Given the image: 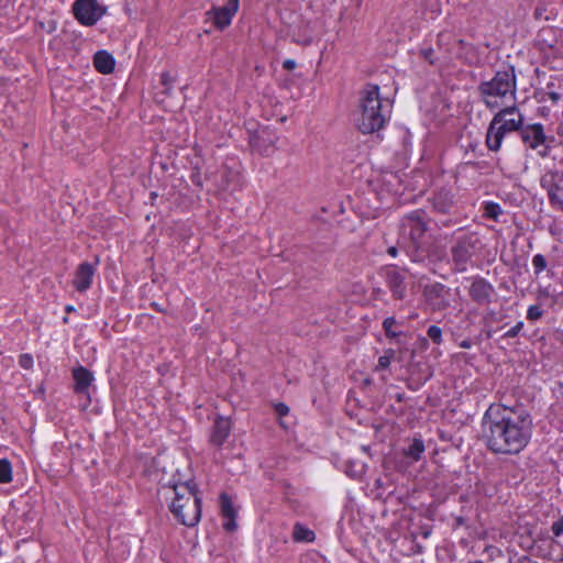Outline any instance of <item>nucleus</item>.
Instances as JSON below:
<instances>
[{"instance_id":"f257e3e1","label":"nucleus","mask_w":563,"mask_h":563,"mask_svg":"<svg viewBox=\"0 0 563 563\" xmlns=\"http://www.w3.org/2000/svg\"><path fill=\"white\" fill-rule=\"evenodd\" d=\"M481 428L488 451L500 455H517L529 444L533 422L523 405L492 404L483 415Z\"/></svg>"},{"instance_id":"f03ea898","label":"nucleus","mask_w":563,"mask_h":563,"mask_svg":"<svg viewBox=\"0 0 563 563\" xmlns=\"http://www.w3.org/2000/svg\"><path fill=\"white\" fill-rule=\"evenodd\" d=\"M376 84H367L360 93L357 129L363 134H372L385 128L390 119L393 102L383 99Z\"/></svg>"},{"instance_id":"7ed1b4c3","label":"nucleus","mask_w":563,"mask_h":563,"mask_svg":"<svg viewBox=\"0 0 563 563\" xmlns=\"http://www.w3.org/2000/svg\"><path fill=\"white\" fill-rule=\"evenodd\" d=\"M477 93L483 104L490 111L507 106L511 100L516 103L517 77L512 66L497 70L488 80H483L477 86Z\"/></svg>"},{"instance_id":"20e7f679","label":"nucleus","mask_w":563,"mask_h":563,"mask_svg":"<svg viewBox=\"0 0 563 563\" xmlns=\"http://www.w3.org/2000/svg\"><path fill=\"white\" fill-rule=\"evenodd\" d=\"M172 488L174 498L169 505L170 512L180 525L189 528L197 526L201 518V496L195 481L174 483Z\"/></svg>"},{"instance_id":"39448f33","label":"nucleus","mask_w":563,"mask_h":563,"mask_svg":"<svg viewBox=\"0 0 563 563\" xmlns=\"http://www.w3.org/2000/svg\"><path fill=\"white\" fill-rule=\"evenodd\" d=\"M525 117L517 103L505 106L494 114L485 135V145L489 152L497 153L503 146L504 139L512 132L520 135Z\"/></svg>"},{"instance_id":"423d86ee","label":"nucleus","mask_w":563,"mask_h":563,"mask_svg":"<svg viewBox=\"0 0 563 563\" xmlns=\"http://www.w3.org/2000/svg\"><path fill=\"white\" fill-rule=\"evenodd\" d=\"M479 238L475 232H466L454 238L450 253L452 260V269L456 273L467 271L472 257L478 250Z\"/></svg>"},{"instance_id":"0eeeda50","label":"nucleus","mask_w":563,"mask_h":563,"mask_svg":"<svg viewBox=\"0 0 563 563\" xmlns=\"http://www.w3.org/2000/svg\"><path fill=\"white\" fill-rule=\"evenodd\" d=\"M521 142L529 150L536 151L542 157H550L556 143L553 135L545 134L542 123H523L519 135Z\"/></svg>"},{"instance_id":"6e6552de","label":"nucleus","mask_w":563,"mask_h":563,"mask_svg":"<svg viewBox=\"0 0 563 563\" xmlns=\"http://www.w3.org/2000/svg\"><path fill=\"white\" fill-rule=\"evenodd\" d=\"M428 201L430 203L431 211L439 217L438 219H434L438 229L450 228L456 223L452 217L454 214L456 202L454 194L450 189L441 188L437 190Z\"/></svg>"},{"instance_id":"1a4fd4ad","label":"nucleus","mask_w":563,"mask_h":563,"mask_svg":"<svg viewBox=\"0 0 563 563\" xmlns=\"http://www.w3.org/2000/svg\"><path fill=\"white\" fill-rule=\"evenodd\" d=\"M422 296L427 307L432 312H440L451 307L453 295L450 287L442 283L433 282L424 285Z\"/></svg>"},{"instance_id":"9d476101","label":"nucleus","mask_w":563,"mask_h":563,"mask_svg":"<svg viewBox=\"0 0 563 563\" xmlns=\"http://www.w3.org/2000/svg\"><path fill=\"white\" fill-rule=\"evenodd\" d=\"M71 11L81 25L92 26L106 14L107 8L97 0H76Z\"/></svg>"},{"instance_id":"9b49d317","label":"nucleus","mask_w":563,"mask_h":563,"mask_svg":"<svg viewBox=\"0 0 563 563\" xmlns=\"http://www.w3.org/2000/svg\"><path fill=\"white\" fill-rule=\"evenodd\" d=\"M540 185L547 190L550 203L553 207L563 209V170H547L541 176Z\"/></svg>"},{"instance_id":"f8f14e48","label":"nucleus","mask_w":563,"mask_h":563,"mask_svg":"<svg viewBox=\"0 0 563 563\" xmlns=\"http://www.w3.org/2000/svg\"><path fill=\"white\" fill-rule=\"evenodd\" d=\"M401 227L408 234L410 242L421 241L428 230L427 213L422 209L413 210L401 219Z\"/></svg>"},{"instance_id":"ddd939ff","label":"nucleus","mask_w":563,"mask_h":563,"mask_svg":"<svg viewBox=\"0 0 563 563\" xmlns=\"http://www.w3.org/2000/svg\"><path fill=\"white\" fill-rule=\"evenodd\" d=\"M239 5L240 0H228L224 5H212L206 14L212 20L213 25L222 31L231 24L233 16L239 10Z\"/></svg>"},{"instance_id":"4468645a","label":"nucleus","mask_w":563,"mask_h":563,"mask_svg":"<svg viewBox=\"0 0 563 563\" xmlns=\"http://www.w3.org/2000/svg\"><path fill=\"white\" fill-rule=\"evenodd\" d=\"M496 295L494 286L484 277L476 276L472 279L468 296L478 306H488Z\"/></svg>"},{"instance_id":"2eb2a0df","label":"nucleus","mask_w":563,"mask_h":563,"mask_svg":"<svg viewBox=\"0 0 563 563\" xmlns=\"http://www.w3.org/2000/svg\"><path fill=\"white\" fill-rule=\"evenodd\" d=\"M231 430V421L228 418L221 416L216 418L210 431L209 443L217 450H221L230 437Z\"/></svg>"},{"instance_id":"dca6fc26","label":"nucleus","mask_w":563,"mask_h":563,"mask_svg":"<svg viewBox=\"0 0 563 563\" xmlns=\"http://www.w3.org/2000/svg\"><path fill=\"white\" fill-rule=\"evenodd\" d=\"M95 273H96L95 265H92L88 262H84V263L79 264V266L77 267V269L75 272V277L73 280V285H74L75 289L78 292L87 291L91 287Z\"/></svg>"},{"instance_id":"f3484780","label":"nucleus","mask_w":563,"mask_h":563,"mask_svg":"<svg viewBox=\"0 0 563 563\" xmlns=\"http://www.w3.org/2000/svg\"><path fill=\"white\" fill-rule=\"evenodd\" d=\"M73 378L75 382L74 391L78 395L89 396V387L95 379L93 374L86 367L79 365L73 368Z\"/></svg>"},{"instance_id":"a211bd4d","label":"nucleus","mask_w":563,"mask_h":563,"mask_svg":"<svg viewBox=\"0 0 563 563\" xmlns=\"http://www.w3.org/2000/svg\"><path fill=\"white\" fill-rule=\"evenodd\" d=\"M220 507H221V515L224 519L223 521V529L228 532H233L238 528V523L235 521L236 518V510L232 504L231 498L227 494L220 495Z\"/></svg>"},{"instance_id":"6ab92c4d","label":"nucleus","mask_w":563,"mask_h":563,"mask_svg":"<svg viewBox=\"0 0 563 563\" xmlns=\"http://www.w3.org/2000/svg\"><path fill=\"white\" fill-rule=\"evenodd\" d=\"M386 284L395 299H402L406 295L405 277L395 268H389L385 274Z\"/></svg>"},{"instance_id":"aec40b11","label":"nucleus","mask_w":563,"mask_h":563,"mask_svg":"<svg viewBox=\"0 0 563 563\" xmlns=\"http://www.w3.org/2000/svg\"><path fill=\"white\" fill-rule=\"evenodd\" d=\"M93 66L100 74L108 75L113 71L115 60L107 51H98L93 56Z\"/></svg>"},{"instance_id":"412c9836","label":"nucleus","mask_w":563,"mask_h":563,"mask_svg":"<svg viewBox=\"0 0 563 563\" xmlns=\"http://www.w3.org/2000/svg\"><path fill=\"white\" fill-rule=\"evenodd\" d=\"M264 134L265 133L263 132L262 135L253 136L251 139V146L256 148L263 155H269L271 152L274 151V141L269 134H267V137H265Z\"/></svg>"},{"instance_id":"4be33fe9","label":"nucleus","mask_w":563,"mask_h":563,"mask_svg":"<svg viewBox=\"0 0 563 563\" xmlns=\"http://www.w3.org/2000/svg\"><path fill=\"white\" fill-rule=\"evenodd\" d=\"M424 452V443L421 439L415 438L407 448L404 449L402 453L406 457L412 462H418Z\"/></svg>"},{"instance_id":"5701e85b","label":"nucleus","mask_w":563,"mask_h":563,"mask_svg":"<svg viewBox=\"0 0 563 563\" xmlns=\"http://www.w3.org/2000/svg\"><path fill=\"white\" fill-rule=\"evenodd\" d=\"M408 254L411 261L416 263H423L428 257L427 247L422 244L421 241L410 242Z\"/></svg>"},{"instance_id":"b1692460","label":"nucleus","mask_w":563,"mask_h":563,"mask_svg":"<svg viewBox=\"0 0 563 563\" xmlns=\"http://www.w3.org/2000/svg\"><path fill=\"white\" fill-rule=\"evenodd\" d=\"M421 346L427 347L429 340L434 344L440 345L443 342L442 329L435 324H432L427 330V338L422 336L419 339Z\"/></svg>"},{"instance_id":"393cba45","label":"nucleus","mask_w":563,"mask_h":563,"mask_svg":"<svg viewBox=\"0 0 563 563\" xmlns=\"http://www.w3.org/2000/svg\"><path fill=\"white\" fill-rule=\"evenodd\" d=\"M292 538L298 542H312L314 540V532L301 523L294 526Z\"/></svg>"},{"instance_id":"a878e982","label":"nucleus","mask_w":563,"mask_h":563,"mask_svg":"<svg viewBox=\"0 0 563 563\" xmlns=\"http://www.w3.org/2000/svg\"><path fill=\"white\" fill-rule=\"evenodd\" d=\"M484 217L498 221L499 216L503 213V209L499 203L494 201L484 202Z\"/></svg>"},{"instance_id":"bb28decb","label":"nucleus","mask_w":563,"mask_h":563,"mask_svg":"<svg viewBox=\"0 0 563 563\" xmlns=\"http://www.w3.org/2000/svg\"><path fill=\"white\" fill-rule=\"evenodd\" d=\"M12 464L7 459H0V484H9L12 482Z\"/></svg>"},{"instance_id":"cd10ccee","label":"nucleus","mask_w":563,"mask_h":563,"mask_svg":"<svg viewBox=\"0 0 563 563\" xmlns=\"http://www.w3.org/2000/svg\"><path fill=\"white\" fill-rule=\"evenodd\" d=\"M397 324V321L394 317H388L383 321V329L387 338H398L402 334L401 331H395L394 327Z\"/></svg>"},{"instance_id":"c85d7f7f","label":"nucleus","mask_w":563,"mask_h":563,"mask_svg":"<svg viewBox=\"0 0 563 563\" xmlns=\"http://www.w3.org/2000/svg\"><path fill=\"white\" fill-rule=\"evenodd\" d=\"M422 7L424 9V12L430 13V19H434L441 12L439 0H423Z\"/></svg>"},{"instance_id":"c756f323","label":"nucleus","mask_w":563,"mask_h":563,"mask_svg":"<svg viewBox=\"0 0 563 563\" xmlns=\"http://www.w3.org/2000/svg\"><path fill=\"white\" fill-rule=\"evenodd\" d=\"M534 274L540 275L548 266L547 260L542 254H536L532 258Z\"/></svg>"},{"instance_id":"7c9ffc66","label":"nucleus","mask_w":563,"mask_h":563,"mask_svg":"<svg viewBox=\"0 0 563 563\" xmlns=\"http://www.w3.org/2000/svg\"><path fill=\"white\" fill-rule=\"evenodd\" d=\"M543 316V311L540 306L532 305L527 310V319L530 321H537L541 319Z\"/></svg>"},{"instance_id":"2f4dec72","label":"nucleus","mask_w":563,"mask_h":563,"mask_svg":"<svg viewBox=\"0 0 563 563\" xmlns=\"http://www.w3.org/2000/svg\"><path fill=\"white\" fill-rule=\"evenodd\" d=\"M161 84L164 86V92L169 95L173 88L174 78L169 75V73L164 71L161 75Z\"/></svg>"},{"instance_id":"473e14b6","label":"nucleus","mask_w":563,"mask_h":563,"mask_svg":"<svg viewBox=\"0 0 563 563\" xmlns=\"http://www.w3.org/2000/svg\"><path fill=\"white\" fill-rule=\"evenodd\" d=\"M523 322L518 321L514 327H511L508 331H506L503 335L504 339H512L519 335V333L523 329Z\"/></svg>"},{"instance_id":"72a5a7b5","label":"nucleus","mask_w":563,"mask_h":563,"mask_svg":"<svg viewBox=\"0 0 563 563\" xmlns=\"http://www.w3.org/2000/svg\"><path fill=\"white\" fill-rule=\"evenodd\" d=\"M33 356L29 353L21 354L19 356V365L24 369H31L33 367Z\"/></svg>"},{"instance_id":"f704fd0d","label":"nucleus","mask_w":563,"mask_h":563,"mask_svg":"<svg viewBox=\"0 0 563 563\" xmlns=\"http://www.w3.org/2000/svg\"><path fill=\"white\" fill-rule=\"evenodd\" d=\"M274 412L279 418L286 417L289 413V407L285 402L273 404Z\"/></svg>"},{"instance_id":"c9c22d12","label":"nucleus","mask_w":563,"mask_h":563,"mask_svg":"<svg viewBox=\"0 0 563 563\" xmlns=\"http://www.w3.org/2000/svg\"><path fill=\"white\" fill-rule=\"evenodd\" d=\"M551 530L555 537L563 534V516L552 523Z\"/></svg>"},{"instance_id":"e433bc0d","label":"nucleus","mask_w":563,"mask_h":563,"mask_svg":"<svg viewBox=\"0 0 563 563\" xmlns=\"http://www.w3.org/2000/svg\"><path fill=\"white\" fill-rule=\"evenodd\" d=\"M547 8L543 5H539L534 9L533 16L536 20H550V16L545 15Z\"/></svg>"},{"instance_id":"4c0bfd02","label":"nucleus","mask_w":563,"mask_h":563,"mask_svg":"<svg viewBox=\"0 0 563 563\" xmlns=\"http://www.w3.org/2000/svg\"><path fill=\"white\" fill-rule=\"evenodd\" d=\"M434 51L431 47L421 49V56L428 60L430 64H434V60L432 59Z\"/></svg>"},{"instance_id":"58836bf2","label":"nucleus","mask_w":563,"mask_h":563,"mask_svg":"<svg viewBox=\"0 0 563 563\" xmlns=\"http://www.w3.org/2000/svg\"><path fill=\"white\" fill-rule=\"evenodd\" d=\"M390 361H388V356H379L378 357V363H377V368H380V369H386L389 367L390 365Z\"/></svg>"},{"instance_id":"ea45409f","label":"nucleus","mask_w":563,"mask_h":563,"mask_svg":"<svg viewBox=\"0 0 563 563\" xmlns=\"http://www.w3.org/2000/svg\"><path fill=\"white\" fill-rule=\"evenodd\" d=\"M190 179H191L194 185H196L198 187H202L201 176H200V174L198 172L197 173H192L191 176H190Z\"/></svg>"},{"instance_id":"a19ab883","label":"nucleus","mask_w":563,"mask_h":563,"mask_svg":"<svg viewBox=\"0 0 563 563\" xmlns=\"http://www.w3.org/2000/svg\"><path fill=\"white\" fill-rule=\"evenodd\" d=\"M297 66L296 62L294 59H286L284 63H283V67L284 69L286 70H292L295 69Z\"/></svg>"},{"instance_id":"79ce46f5","label":"nucleus","mask_w":563,"mask_h":563,"mask_svg":"<svg viewBox=\"0 0 563 563\" xmlns=\"http://www.w3.org/2000/svg\"><path fill=\"white\" fill-rule=\"evenodd\" d=\"M459 346L462 347V349H471L473 346V341L471 339L462 340L459 343Z\"/></svg>"},{"instance_id":"37998d69","label":"nucleus","mask_w":563,"mask_h":563,"mask_svg":"<svg viewBox=\"0 0 563 563\" xmlns=\"http://www.w3.org/2000/svg\"><path fill=\"white\" fill-rule=\"evenodd\" d=\"M516 563H538L536 561H533L530 556L528 555H521L520 558H518V560L516 561Z\"/></svg>"},{"instance_id":"c03bdc74","label":"nucleus","mask_w":563,"mask_h":563,"mask_svg":"<svg viewBox=\"0 0 563 563\" xmlns=\"http://www.w3.org/2000/svg\"><path fill=\"white\" fill-rule=\"evenodd\" d=\"M395 354H396L395 350H393V349H387V350H385V352H384V355H383V356H388V361H390V362H391V361L394 360V357H395Z\"/></svg>"},{"instance_id":"a18cd8bd","label":"nucleus","mask_w":563,"mask_h":563,"mask_svg":"<svg viewBox=\"0 0 563 563\" xmlns=\"http://www.w3.org/2000/svg\"><path fill=\"white\" fill-rule=\"evenodd\" d=\"M387 253H388L390 256L395 257V256L397 255V253H398L397 247H395V246H390V247L387 250Z\"/></svg>"},{"instance_id":"49530a36","label":"nucleus","mask_w":563,"mask_h":563,"mask_svg":"<svg viewBox=\"0 0 563 563\" xmlns=\"http://www.w3.org/2000/svg\"><path fill=\"white\" fill-rule=\"evenodd\" d=\"M455 523H456V526H464L465 525V519L463 517H456L455 518Z\"/></svg>"},{"instance_id":"de8ad7c7","label":"nucleus","mask_w":563,"mask_h":563,"mask_svg":"<svg viewBox=\"0 0 563 563\" xmlns=\"http://www.w3.org/2000/svg\"><path fill=\"white\" fill-rule=\"evenodd\" d=\"M156 198H157V194H156V192H154V191H152V192L150 194V199H151V203H152V205H154V201L156 200Z\"/></svg>"},{"instance_id":"09e8293b","label":"nucleus","mask_w":563,"mask_h":563,"mask_svg":"<svg viewBox=\"0 0 563 563\" xmlns=\"http://www.w3.org/2000/svg\"><path fill=\"white\" fill-rule=\"evenodd\" d=\"M152 307H153L156 311H158V312H164V310H163V309L159 307V305H158V303H156V302H153V303H152Z\"/></svg>"},{"instance_id":"8fccbe9b","label":"nucleus","mask_w":563,"mask_h":563,"mask_svg":"<svg viewBox=\"0 0 563 563\" xmlns=\"http://www.w3.org/2000/svg\"><path fill=\"white\" fill-rule=\"evenodd\" d=\"M404 399H405V395H404V394H397V395H396V400H397L398 402L404 401Z\"/></svg>"},{"instance_id":"3c124183","label":"nucleus","mask_w":563,"mask_h":563,"mask_svg":"<svg viewBox=\"0 0 563 563\" xmlns=\"http://www.w3.org/2000/svg\"><path fill=\"white\" fill-rule=\"evenodd\" d=\"M65 311H66V312H68V313H69V312H74V311H75V307H74V306L68 305V306H66V307H65Z\"/></svg>"},{"instance_id":"603ef678","label":"nucleus","mask_w":563,"mask_h":563,"mask_svg":"<svg viewBox=\"0 0 563 563\" xmlns=\"http://www.w3.org/2000/svg\"><path fill=\"white\" fill-rule=\"evenodd\" d=\"M550 96L553 100H558L560 98V96L555 92H552Z\"/></svg>"},{"instance_id":"864d4df0","label":"nucleus","mask_w":563,"mask_h":563,"mask_svg":"<svg viewBox=\"0 0 563 563\" xmlns=\"http://www.w3.org/2000/svg\"><path fill=\"white\" fill-rule=\"evenodd\" d=\"M408 388L412 389V390H416L417 387H415V384H408Z\"/></svg>"},{"instance_id":"5fc2aeb1","label":"nucleus","mask_w":563,"mask_h":563,"mask_svg":"<svg viewBox=\"0 0 563 563\" xmlns=\"http://www.w3.org/2000/svg\"><path fill=\"white\" fill-rule=\"evenodd\" d=\"M408 388L412 389V390H416L417 387H415V384H408Z\"/></svg>"},{"instance_id":"6e6d98bb","label":"nucleus","mask_w":563,"mask_h":563,"mask_svg":"<svg viewBox=\"0 0 563 563\" xmlns=\"http://www.w3.org/2000/svg\"><path fill=\"white\" fill-rule=\"evenodd\" d=\"M63 321H64L65 323H67V322H68V318H67V317H65V318L63 319Z\"/></svg>"}]
</instances>
